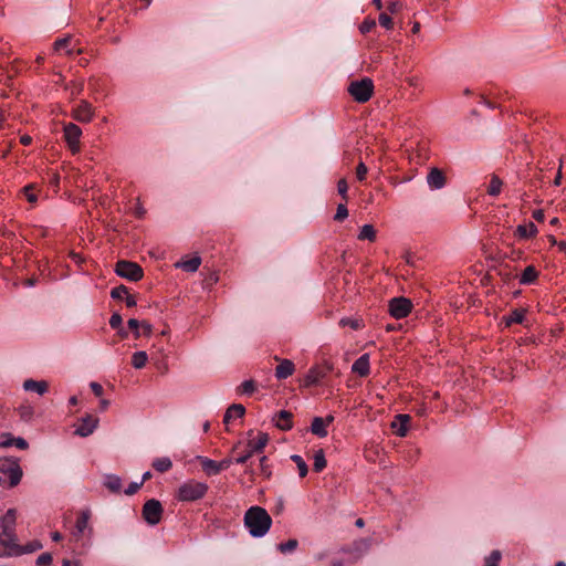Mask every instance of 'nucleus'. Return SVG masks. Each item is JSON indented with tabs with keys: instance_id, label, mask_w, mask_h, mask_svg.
I'll return each instance as SVG.
<instances>
[{
	"instance_id": "13",
	"label": "nucleus",
	"mask_w": 566,
	"mask_h": 566,
	"mask_svg": "<svg viewBox=\"0 0 566 566\" xmlns=\"http://www.w3.org/2000/svg\"><path fill=\"white\" fill-rule=\"evenodd\" d=\"M72 117L80 123H90L94 117L92 104L85 99H81L72 109Z\"/></svg>"
},
{
	"instance_id": "64",
	"label": "nucleus",
	"mask_w": 566,
	"mask_h": 566,
	"mask_svg": "<svg viewBox=\"0 0 566 566\" xmlns=\"http://www.w3.org/2000/svg\"><path fill=\"white\" fill-rule=\"evenodd\" d=\"M109 407V400L107 399H101L99 401V408L102 411L106 410Z\"/></svg>"
},
{
	"instance_id": "25",
	"label": "nucleus",
	"mask_w": 566,
	"mask_h": 566,
	"mask_svg": "<svg viewBox=\"0 0 566 566\" xmlns=\"http://www.w3.org/2000/svg\"><path fill=\"white\" fill-rule=\"evenodd\" d=\"M200 264H201L200 256H193L189 260L177 262L176 266L182 269L186 272L193 273L199 269Z\"/></svg>"
},
{
	"instance_id": "57",
	"label": "nucleus",
	"mask_w": 566,
	"mask_h": 566,
	"mask_svg": "<svg viewBox=\"0 0 566 566\" xmlns=\"http://www.w3.org/2000/svg\"><path fill=\"white\" fill-rule=\"evenodd\" d=\"M265 462H266V457H262V458L260 459V467H261V471H262V473H263L265 476H269V475H270V472H269V470H268V467H266Z\"/></svg>"
},
{
	"instance_id": "34",
	"label": "nucleus",
	"mask_w": 566,
	"mask_h": 566,
	"mask_svg": "<svg viewBox=\"0 0 566 566\" xmlns=\"http://www.w3.org/2000/svg\"><path fill=\"white\" fill-rule=\"evenodd\" d=\"M359 240L374 241L376 239V231L371 224H364L358 233Z\"/></svg>"
},
{
	"instance_id": "19",
	"label": "nucleus",
	"mask_w": 566,
	"mask_h": 566,
	"mask_svg": "<svg viewBox=\"0 0 566 566\" xmlns=\"http://www.w3.org/2000/svg\"><path fill=\"white\" fill-rule=\"evenodd\" d=\"M410 421L409 415H397L392 422V428L396 430L398 437H405L408 432V423Z\"/></svg>"
},
{
	"instance_id": "38",
	"label": "nucleus",
	"mask_w": 566,
	"mask_h": 566,
	"mask_svg": "<svg viewBox=\"0 0 566 566\" xmlns=\"http://www.w3.org/2000/svg\"><path fill=\"white\" fill-rule=\"evenodd\" d=\"M501 557V552L495 549L489 556L485 557L483 566H499Z\"/></svg>"
},
{
	"instance_id": "35",
	"label": "nucleus",
	"mask_w": 566,
	"mask_h": 566,
	"mask_svg": "<svg viewBox=\"0 0 566 566\" xmlns=\"http://www.w3.org/2000/svg\"><path fill=\"white\" fill-rule=\"evenodd\" d=\"M325 467H326L325 453L322 449H319L314 453L313 469L316 472H321L322 470L325 469Z\"/></svg>"
},
{
	"instance_id": "14",
	"label": "nucleus",
	"mask_w": 566,
	"mask_h": 566,
	"mask_svg": "<svg viewBox=\"0 0 566 566\" xmlns=\"http://www.w3.org/2000/svg\"><path fill=\"white\" fill-rule=\"evenodd\" d=\"M98 426V419L86 415L81 419V423L75 429V434L80 437H88Z\"/></svg>"
},
{
	"instance_id": "58",
	"label": "nucleus",
	"mask_w": 566,
	"mask_h": 566,
	"mask_svg": "<svg viewBox=\"0 0 566 566\" xmlns=\"http://www.w3.org/2000/svg\"><path fill=\"white\" fill-rule=\"evenodd\" d=\"M562 167H563V159L559 160V167H558V172L554 179V185L555 186H559L560 185V181H562Z\"/></svg>"
},
{
	"instance_id": "26",
	"label": "nucleus",
	"mask_w": 566,
	"mask_h": 566,
	"mask_svg": "<svg viewBox=\"0 0 566 566\" xmlns=\"http://www.w3.org/2000/svg\"><path fill=\"white\" fill-rule=\"evenodd\" d=\"M537 233V228L533 222L528 224H520L516 228V234L520 239H528Z\"/></svg>"
},
{
	"instance_id": "8",
	"label": "nucleus",
	"mask_w": 566,
	"mask_h": 566,
	"mask_svg": "<svg viewBox=\"0 0 566 566\" xmlns=\"http://www.w3.org/2000/svg\"><path fill=\"white\" fill-rule=\"evenodd\" d=\"M268 441L269 436L266 433L260 432L256 439L250 440L248 442L247 452L235 458L234 462L238 464H244L254 453L261 452L268 444Z\"/></svg>"
},
{
	"instance_id": "39",
	"label": "nucleus",
	"mask_w": 566,
	"mask_h": 566,
	"mask_svg": "<svg viewBox=\"0 0 566 566\" xmlns=\"http://www.w3.org/2000/svg\"><path fill=\"white\" fill-rule=\"evenodd\" d=\"M127 294H128V290L125 285L116 286L111 291V297L114 300H124V297Z\"/></svg>"
},
{
	"instance_id": "50",
	"label": "nucleus",
	"mask_w": 566,
	"mask_h": 566,
	"mask_svg": "<svg viewBox=\"0 0 566 566\" xmlns=\"http://www.w3.org/2000/svg\"><path fill=\"white\" fill-rule=\"evenodd\" d=\"M123 318L118 313H114L109 318V325L112 328H120Z\"/></svg>"
},
{
	"instance_id": "54",
	"label": "nucleus",
	"mask_w": 566,
	"mask_h": 566,
	"mask_svg": "<svg viewBox=\"0 0 566 566\" xmlns=\"http://www.w3.org/2000/svg\"><path fill=\"white\" fill-rule=\"evenodd\" d=\"M402 8V4L399 1H391L388 3V10L391 13L398 12Z\"/></svg>"
},
{
	"instance_id": "9",
	"label": "nucleus",
	"mask_w": 566,
	"mask_h": 566,
	"mask_svg": "<svg viewBox=\"0 0 566 566\" xmlns=\"http://www.w3.org/2000/svg\"><path fill=\"white\" fill-rule=\"evenodd\" d=\"M389 313L396 319H401L408 316L411 312L412 303L410 300L406 297H394L389 301L388 304Z\"/></svg>"
},
{
	"instance_id": "46",
	"label": "nucleus",
	"mask_w": 566,
	"mask_h": 566,
	"mask_svg": "<svg viewBox=\"0 0 566 566\" xmlns=\"http://www.w3.org/2000/svg\"><path fill=\"white\" fill-rule=\"evenodd\" d=\"M378 20L385 29L390 30L392 28V20L387 13H380Z\"/></svg>"
},
{
	"instance_id": "36",
	"label": "nucleus",
	"mask_w": 566,
	"mask_h": 566,
	"mask_svg": "<svg viewBox=\"0 0 566 566\" xmlns=\"http://www.w3.org/2000/svg\"><path fill=\"white\" fill-rule=\"evenodd\" d=\"M291 460L296 464L300 478L306 476L308 468L304 459L298 454H292Z\"/></svg>"
},
{
	"instance_id": "43",
	"label": "nucleus",
	"mask_w": 566,
	"mask_h": 566,
	"mask_svg": "<svg viewBox=\"0 0 566 566\" xmlns=\"http://www.w3.org/2000/svg\"><path fill=\"white\" fill-rule=\"evenodd\" d=\"M525 314L523 311L515 310L512 312L507 319V324L511 323H522L524 321Z\"/></svg>"
},
{
	"instance_id": "21",
	"label": "nucleus",
	"mask_w": 566,
	"mask_h": 566,
	"mask_svg": "<svg viewBox=\"0 0 566 566\" xmlns=\"http://www.w3.org/2000/svg\"><path fill=\"white\" fill-rule=\"evenodd\" d=\"M23 389L25 391H34L39 395H44L48 391V382L44 380L28 379L23 382Z\"/></svg>"
},
{
	"instance_id": "1",
	"label": "nucleus",
	"mask_w": 566,
	"mask_h": 566,
	"mask_svg": "<svg viewBox=\"0 0 566 566\" xmlns=\"http://www.w3.org/2000/svg\"><path fill=\"white\" fill-rule=\"evenodd\" d=\"M244 526L254 538H261L268 534L272 525V517L265 509L251 506L244 514Z\"/></svg>"
},
{
	"instance_id": "4",
	"label": "nucleus",
	"mask_w": 566,
	"mask_h": 566,
	"mask_svg": "<svg viewBox=\"0 0 566 566\" xmlns=\"http://www.w3.org/2000/svg\"><path fill=\"white\" fill-rule=\"evenodd\" d=\"M0 473L9 480V486H17L23 475L19 461L13 458L0 459Z\"/></svg>"
},
{
	"instance_id": "37",
	"label": "nucleus",
	"mask_w": 566,
	"mask_h": 566,
	"mask_svg": "<svg viewBox=\"0 0 566 566\" xmlns=\"http://www.w3.org/2000/svg\"><path fill=\"white\" fill-rule=\"evenodd\" d=\"M298 546V542L297 539L295 538H292V539H289L287 542L285 543H280L277 545V549L282 553V554H287V553H292L294 552Z\"/></svg>"
},
{
	"instance_id": "16",
	"label": "nucleus",
	"mask_w": 566,
	"mask_h": 566,
	"mask_svg": "<svg viewBox=\"0 0 566 566\" xmlns=\"http://www.w3.org/2000/svg\"><path fill=\"white\" fill-rule=\"evenodd\" d=\"M352 371L360 377L367 376L370 371L369 355L364 354L359 358H357L352 365Z\"/></svg>"
},
{
	"instance_id": "6",
	"label": "nucleus",
	"mask_w": 566,
	"mask_h": 566,
	"mask_svg": "<svg viewBox=\"0 0 566 566\" xmlns=\"http://www.w3.org/2000/svg\"><path fill=\"white\" fill-rule=\"evenodd\" d=\"M115 273L126 280L137 282L143 275V269L135 262L120 260L115 265Z\"/></svg>"
},
{
	"instance_id": "33",
	"label": "nucleus",
	"mask_w": 566,
	"mask_h": 566,
	"mask_svg": "<svg viewBox=\"0 0 566 566\" xmlns=\"http://www.w3.org/2000/svg\"><path fill=\"white\" fill-rule=\"evenodd\" d=\"M502 186L503 181L497 176L493 175L488 187V193L492 197L500 195Z\"/></svg>"
},
{
	"instance_id": "15",
	"label": "nucleus",
	"mask_w": 566,
	"mask_h": 566,
	"mask_svg": "<svg viewBox=\"0 0 566 566\" xmlns=\"http://www.w3.org/2000/svg\"><path fill=\"white\" fill-rule=\"evenodd\" d=\"M427 184L431 190H440L446 186V177L437 167L429 170L427 175Z\"/></svg>"
},
{
	"instance_id": "18",
	"label": "nucleus",
	"mask_w": 566,
	"mask_h": 566,
	"mask_svg": "<svg viewBox=\"0 0 566 566\" xmlns=\"http://www.w3.org/2000/svg\"><path fill=\"white\" fill-rule=\"evenodd\" d=\"M103 485L112 493L122 491V479L117 474L106 473L103 475Z\"/></svg>"
},
{
	"instance_id": "53",
	"label": "nucleus",
	"mask_w": 566,
	"mask_h": 566,
	"mask_svg": "<svg viewBox=\"0 0 566 566\" xmlns=\"http://www.w3.org/2000/svg\"><path fill=\"white\" fill-rule=\"evenodd\" d=\"M90 388L92 389L94 395L97 396V397H101L103 395V392H104L102 385L96 382V381H92L90 384Z\"/></svg>"
},
{
	"instance_id": "52",
	"label": "nucleus",
	"mask_w": 566,
	"mask_h": 566,
	"mask_svg": "<svg viewBox=\"0 0 566 566\" xmlns=\"http://www.w3.org/2000/svg\"><path fill=\"white\" fill-rule=\"evenodd\" d=\"M339 324H340L342 326H347V325H349L353 329H358V328H359V326H360V325H359V322H358L357 319H350V318H346V317H345V318H342V319L339 321Z\"/></svg>"
},
{
	"instance_id": "23",
	"label": "nucleus",
	"mask_w": 566,
	"mask_h": 566,
	"mask_svg": "<svg viewBox=\"0 0 566 566\" xmlns=\"http://www.w3.org/2000/svg\"><path fill=\"white\" fill-rule=\"evenodd\" d=\"M292 413L286 410H281L274 421L275 426L281 430H290L292 428Z\"/></svg>"
},
{
	"instance_id": "59",
	"label": "nucleus",
	"mask_w": 566,
	"mask_h": 566,
	"mask_svg": "<svg viewBox=\"0 0 566 566\" xmlns=\"http://www.w3.org/2000/svg\"><path fill=\"white\" fill-rule=\"evenodd\" d=\"M533 218H534L535 220H537V221L542 222V221L544 220V218H545L544 211H543V210H541V209H539V210H535V211L533 212Z\"/></svg>"
},
{
	"instance_id": "63",
	"label": "nucleus",
	"mask_w": 566,
	"mask_h": 566,
	"mask_svg": "<svg viewBox=\"0 0 566 566\" xmlns=\"http://www.w3.org/2000/svg\"><path fill=\"white\" fill-rule=\"evenodd\" d=\"M62 566H80V562L78 560L64 559L63 563H62Z\"/></svg>"
},
{
	"instance_id": "40",
	"label": "nucleus",
	"mask_w": 566,
	"mask_h": 566,
	"mask_svg": "<svg viewBox=\"0 0 566 566\" xmlns=\"http://www.w3.org/2000/svg\"><path fill=\"white\" fill-rule=\"evenodd\" d=\"M240 391L242 394H247V395H251L254 390H255V384L253 380L249 379V380H244L240 387H239Z\"/></svg>"
},
{
	"instance_id": "22",
	"label": "nucleus",
	"mask_w": 566,
	"mask_h": 566,
	"mask_svg": "<svg viewBox=\"0 0 566 566\" xmlns=\"http://www.w3.org/2000/svg\"><path fill=\"white\" fill-rule=\"evenodd\" d=\"M245 413V408L243 405L240 403H233L231 405L224 416H223V422L229 423L234 418H242Z\"/></svg>"
},
{
	"instance_id": "32",
	"label": "nucleus",
	"mask_w": 566,
	"mask_h": 566,
	"mask_svg": "<svg viewBox=\"0 0 566 566\" xmlns=\"http://www.w3.org/2000/svg\"><path fill=\"white\" fill-rule=\"evenodd\" d=\"M147 359H148V356H147L146 352H144V350L135 352L132 357V365L136 369H140V368L145 367Z\"/></svg>"
},
{
	"instance_id": "44",
	"label": "nucleus",
	"mask_w": 566,
	"mask_h": 566,
	"mask_svg": "<svg viewBox=\"0 0 566 566\" xmlns=\"http://www.w3.org/2000/svg\"><path fill=\"white\" fill-rule=\"evenodd\" d=\"M376 27V21L374 19H366L359 27L361 33H368Z\"/></svg>"
},
{
	"instance_id": "2",
	"label": "nucleus",
	"mask_w": 566,
	"mask_h": 566,
	"mask_svg": "<svg viewBox=\"0 0 566 566\" xmlns=\"http://www.w3.org/2000/svg\"><path fill=\"white\" fill-rule=\"evenodd\" d=\"M15 510L9 509L0 518V557L12 555V549L18 547L15 527Z\"/></svg>"
},
{
	"instance_id": "49",
	"label": "nucleus",
	"mask_w": 566,
	"mask_h": 566,
	"mask_svg": "<svg viewBox=\"0 0 566 566\" xmlns=\"http://www.w3.org/2000/svg\"><path fill=\"white\" fill-rule=\"evenodd\" d=\"M52 563V555L50 553H43L36 558L38 566H45Z\"/></svg>"
},
{
	"instance_id": "20",
	"label": "nucleus",
	"mask_w": 566,
	"mask_h": 566,
	"mask_svg": "<svg viewBox=\"0 0 566 566\" xmlns=\"http://www.w3.org/2000/svg\"><path fill=\"white\" fill-rule=\"evenodd\" d=\"M197 460L200 462L202 470L207 475H217L218 473H220L218 461L211 460L202 455H198Z\"/></svg>"
},
{
	"instance_id": "56",
	"label": "nucleus",
	"mask_w": 566,
	"mask_h": 566,
	"mask_svg": "<svg viewBox=\"0 0 566 566\" xmlns=\"http://www.w3.org/2000/svg\"><path fill=\"white\" fill-rule=\"evenodd\" d=\"M124 300H125V303H126V305H127L128 307H134V306H136V304H137V301H136L135 296H133V295L127 294V295L124 297Z\"/></svg>"
},
{
	"instance_id": "10",
	"label": "nucleus",
	"mask_w": 566,
	"mask_h": 566,
	"mask_svg": "<svg viewBox=\"0 0 566 566\" xmlns=\"http://www.w3.org/2000/svg\"><path fill=\"white\" fill-rule=\"evenodd\" d=\"M163 506L158 500H148L143 507V516L149 525H157L160 522Z\"/></svg>"
},
{
	"instance_id": "28",
	"label": "nucleus",
	"mask_w": 566,
	"mask_h": 566,
	"mask_svg": "<svg viewBox=\"0 0 566 566\" xmlns=\"http://www.w3.org/2000/svg\"><path fill=\"white\" fill-rule=\"evenodd\" d=\"M42 548V544L39 541H33L25 546L18 545L17 548L12 549V555H21V554H28L33 553L38 549Z\"/></svg>"
},
{
	"instance_id": "5",
	"label": "nucleus",
	"mask_w": 566,
	"mask_h": 566,
	"mask_svg": "<svg viewBox=\"0 0 566 566\" xmlns=\"http://www.w3.org/2000/svg\"><path fill=\"white\" fill-rule=\"evenodd\" d=\"M348 92L353 98L358 103L369 101L374 92V83L370 78L365 77L359 81H354L348 86Z\"/></svg>"
},
{
	"instance_id": "29",
	"label": "nucleus",
	"mask_w": 566,
	"mask_h": 566,
	"mask_svg": "<svg viewBox=\"0 0 566 566\" xmlns=\"http://www.w3.org/2000/svg\"><path fill=\"white\" fill-rule=\"evenodd\" d=\"M70 42H71V36L57 39L53 44V50L55 52H60V51L64 50L67 55H71V54H73L74 51L70 46Z\"/></svg>"
},
{
	"instance_id": "42",
	"label": "nucleus",
	"mask_w": 566,
	"mask_h": 566,
	"mask_svg": "<svg viewBox=\"0 0 566 566\" xmlns=\"http://www.w3.org/2000/svg\"><path fill=\"white\" fill-rule=\"evenodd\" d=\"M348 216V210L346 208V206L344 203H339L337 206V210H336V213L334 216V219L336 221H343L344 219H346Z\"/></svg>"
},
{
	"instance_id": "11",
	"label": "nucleus",
	"mask_w": 566,
	"mask_h": 566,
	"mask_svg": "<svg viewBox=\"0 0 566 566\" xmlns=\"http://www.w3.org/2000/svg\"><path fill=\"white\" fill-rule=\"evenodd\" d=\"M90 518H91V510L85 509L82 510L76 518L74 530L72 532V535L80 539L85 532H87L90 535L93 532V528L90 526Z\"/></svg>"
},
{
	"instance_id": "12",
	"label": "nucleus",
	"mask_w": 566,
	"mask_h": 566,
	"mask_svg": "<svg viewBox=\"0 0 566 566\" xmlns=\"http://www.w3.org/2000/svg\"><path fill=\"white\" fill-rule=\"evenodd\" d=\"M63 130L70 149L72 153H77L80 150V137L82 136V129L76 124L69 123L64 125Z\"/></svg>"
},
{
	"instance_id": "45",
	"label": "nucleus",
	"mask_w": 566,
	"mask_h": 566,
	"mask_svg": "<svg viewBox=\"0 0 566 566\" xmlns=\"http://www.w3.org/2000/svg\"><path fill=\"white\" fill-rule=\"evenodd\" d=\"M143 486V481L139 482H132L128 484V486L124 490V493L126 495H134L137 493V491Z\"/></svg>"
},
{
	"instance_id": "30",
	"label": "nucleus",
	"mask_w": 566,
	"mask_h": 566,
	"mask_svg": "<svg viewBox=\"0 0 566 566\" xmlns=\"http://www.w3.org/2000/svg\"><path fill=\"white\" fill-rule=\"evenodd\" d=\"M0 446L4 447V448L14 446L20 450H25L29 444H28L27 440L21 437H18V438L10 437V438L1 441Z\"/></svg>"
},
{
	"instance_id": "17",
	"label": "nucleus",
	"mask_w": 566,
	"mask_h": 566,
	"mask_svg": "<svg viewBox=\"0 0 566 566\" xmlns=\"http://www.w3.org/2000/svg\"><path fill=\"white\" fill-rule=\"evenodd\" d=\"M295 370L294 363L290 359H282L275 368V377L277 379H286L292 376Z\"/></svg>"
},
{
	"instance_id": "3",
	"label": "nucleus",
	"mask_w": 566,
	"mask_h": 566,
	"mask_svg": "<svg viewBox=\"0 0 566 566\" xmlns=\"http://www.w3.org/2000/svg\"><path fill=\"white\" fill-rule=\"evenodd\" d=\"M207 491L206 483L191 480L179 486L177 497L182 502H192L203 497Z\"/></svg>"
},
{
	"instance_id": "61",
	"label": "nucleus",
	"mask_w": 566,
	"mask_h": 566,
	"mask_svg": "<svg viewBox=\"0 0 566 566\" xmlns=\"http://www.w3.org/2000/svg\"><path fill=\"white\" fill-rule=\"evenodd\" d=\"M145 212H146V211H145L144 207H143L140 203H138V205L136 206V208H135V214H136L138 218H142V217H144Z\"/></svg>"
},
{
	"instance_id": "7",
	"label": "nucleus",
	"mask_w": 566,
	"mask_h": 566,
	"mask_svg": "<svg viewBox=\"0 0 566 566\" xmlns=\"http://www.w3.org/2000/svg\"><path fill=\"white\" fill-rule=\"evenodd\" d=\"M333 364L329 361L311 367L305 375L304 386L310 387L319 384L322 379L333 371Z\"/></svg>"
},
{
	"instance_id": "60",
	"label": "nucleus",
	"mask_w": 566,
	"mask_h": 566,
	"mask_svg": "<svg viewBox=\"0 0 566 566\" xmlns=\"http://www.w3.org/2000/svg\"><path fill=\"white\" fill-rule=\"evenodd\" d=\"M142 327L144 329V334L145 335H150L151 334V331H153V326L148 323V322H142Z\"/></svg>"
},
{
	"instance_id": "31",
	"label": "nucleus",
	"mask_w": 566,
	"mask_h": 566,
	"mask_svg": "<svg viewBox=\"0 0 566 566\" xmlns=\"http://www.w3.org/2000/svg\"><path fill=\"white\" fill-rule=\"evenodd\" d=\"M172 462L168 457L157 458L153 462V468L158 472H166L170 470Z\"/></svg>"
},
{
	"instance_id": "24",
	"label": "nucleus",
	"mask_w": 566,
	"mask_h": 566,
	"mask_svg": "<svg viewBox=\"0 0 566 566\" xmlns=\"http://www.w3.org/2000/svg\"><path fill=\"white\" fill-rule=\"evenodd\" d=\"M538 276L537 270L533 265H528L524 269V271L520 275V284L528 285L536 281Z\"/></svg>"
},
{
	"instance_id": "62",
	"label": "nucleus",
	"mask_w": 566,
	"mask_h": 566,
	"mask_svg": "<svg viewBox=\"0 0 566 566\" xmlns=\"http://www.w3.org/2000/svg\"><path fill=\"white\" fill-rule=\"evenodd\" d=\"M346 562L342 558H333L329 563L331 566H345Z\"/></svg>"
},
{
	"instance_id": "47",
	"label": "nucleus",
	"mask_w": 566,
	"mask_h": 566,
	"mask_svg": "<svg viewBox=\"0 0 566 566\" xmlns=\"http://www.w3.org/2000/svg\"><path fill=\"white\" fill-rule=\"evenodd\" d=\"M368 172L366 165L360 161L356 168V176L359 181H363Z\"/></svg>"
},
{
	"instance_id": "51",
	"label": "nucleus",
	"mask_w": 566,
	"mask_h": 566,
	"mask_svg": "<svg viewBox=\"0 0 566 566\" xmlns=\"http://www.w3.org/2000/svg\"><path fill=\"white\" fill-rule=\"evenodd\" d=\"M128 327L132 328L135 332V337L138 338L140 336L139 326H142V323L137 321L136 318H130L127 322Z\"/></svg>"
},
{
	"instance_id": "27",
	"label": "nucleus",
	"mask_w": 566,
	"mask_h": 566,
	"mask_svg": "<svg viewBox=\"0 0 566 566\" xmlns=\"http://www.w3.org/2000/svg\"><path fill=\"white\" fill-rule=\"evenodd\" d=\"M311 432L319 438L327 436L325 420L321 417H315L311 424Z\"/></svg>"
},
{
	"instance_id": "48",
	"label": "nucleus",
	"mask_w": 566,
	"mask_h": 566,
	"mask_svg": "<svg viewBox=\"0 0 566 566\" xmlns=\"http://www.w3.org/2000/svg\"><path fill=\"white\" fill-rule=\"evenodd\" d=\"M337 191L345 200L347 199L348 185L345 179L338 180Z\"/></svg>"
},
{
	"instance_id": "55",
	"label": "nucleus",
	"mask_w": 566,
	"mask_h": 566,
	"mask_svg": "<svg viewBox=\"0 0 566 566\" xmlns=\"http://www.w3.org/2000/svg\"><path fill=\"white\" fill-rule=\"evenodd\" d=\"M233 462H234V460H232V459H223V460L219 461L218 465H219L220 472L222 470H227Z\"/></svg>"
},
{
	"instance_id": "41",
	"label": "nucleus",
	"mask_w": 566,
	"mask_h": 566,
	"mask_svg": "<svg viewBox=\"0 0 566 566\" xmlns=\"http://www.w3.org/2000/svg\"><path fill=\"white\" fill-rule=\"evenodd\" d=\"M33 189H34V185L30 184V185H27L24 188H23V192L27 197V200L31 203H35L38 201V197L33 192Z\"/></svg>"
}]
</instances>
